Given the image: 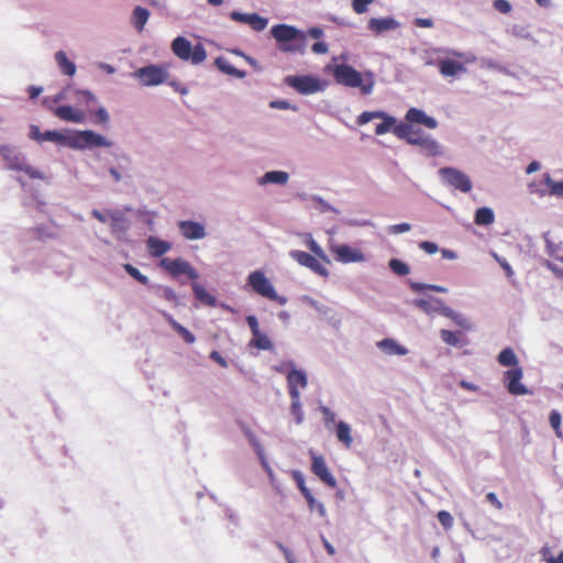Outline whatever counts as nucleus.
Instances as JSON below:
<instances>
[{"label":"nucleus","mask_w":563,"mask_h":563,"mask_svg":"<svg viewBox=\"0 0 563 563\" xmlns=\"http://www.w3.org/2000/svg\"><path fill=\"white\" fill-rule=\"evenodd\" d=\"M306 245L313 255L303 251L294 250L289 253L290 257L299 265L309 268L317 275L328 277L329 271L321 262L330 264V260L324 253L323 249L313 240L310 234H308Z\"/></svg>","instance_id":"nucleus-1"},{"label":"nucleus","mask_w":563,"mask_h":563,"mask_svg":"<svg viewBox=\"0 0 563 563\" xmlns=\"http://www.w3.org/2000/svg\"><path fill=\"white\" fill-rule=\"evenodd\" d=\"M271 33L277 41L280 51L286 53H305L306 34L295 26L277 24L272 27Z\"/></svg>","instance_id":"nucleus-2"},{"label":"nucleus","mask_w":563,"mask_h":563,"mask_svg":"<svg viewBox=\"0 0 563 563\" xmlns=\"http://www.w3.org/2000/svg\"><path fill=\"white\" fill-rule=\"evenodd\" d=\"M172 51L181 60L190 62L194 65L202 63L207 57L206 49L201 44L192 47L190 41L184 36H178L173 41Z\"/></svg>","instance_id":"nucleus-3"},{"label":"nucleus","mask_w":563,"mask_h":563,"mask_svg":"<svg viewBox=\"0 0 563 563\" xmlns=\"http://www.w3.org/2000/svg\"><path fill=\"white\" fill-rule=\"evenodd\" d=\"M0 154L12 170L25 173L31 179H43V174L36 168L25 164L23 156L15 152L10 145H0Z\"/></svg>","instance_id":"nucleus-4"},{"label":"nucleus","mask_w":563,"mask_h":563,"mask_svg":"<svg viewBox=\"0 0 563 563\" xmlns=\"http://www.w3.org/2000/svg\"><path fill=\"white\" fill-rule=\"evenodd\" d=\"M333 77L338 84L346 87L357 88L361 87L364 95H368L372 91V85H362V75L349 64L336 65L333 71Z\"/></svg>","instance_id":"nucleus-5"},{"label":"nucleus","mask_w":563,"mask_h":563,"mask_svg":"<svg viewBox=\"0 0 563 563\" xmlns=\"http://www.w3.org/2000/svg\"><path fill=\"white\" fill-rule=\"evenodd\" d=\"M247 284L253 288V290L273 301H276L280 305L286 303V298L277 295L274 286L267 279L261 271L252 272L247 277Z\"/></svg>","instance_id":"nucleus-6"},{"label":"nucleus","mask_w":563,"mask_h":563,"mask_svg":"<svg viewBox=\"0 0 563 563\" xmlns=\"http://www.w3.org/2000/svg\"><path fill=\"white\" fill-rule=\"evenodd\" d=\"M67 145L71 148L84 150L88 147H110L111 142L93 131L86 130L79 131L68 137Z\"/></svg>","instance_id":"nucleus-7"},{"label":"nucleus","mask_w":563,"mask_h":563,"mask_svg":"<svg viewBox=\"0 0 563 563\" xmlns=\"http://www.w3.org/2000/svg\"><path fill=\"white\" fill-rule=\"evenodd\" d=\"M133 76L142 86L150 87L164 84L168 79L169 73L166 66L148 65L136 69Z\"/></svg>","instance_id":"nucleus-8"},{"label":"nucleus","mask_w":563,"mask_h":563,"mask_svg":"<svg viewBox=\"0 0 563 563\" xmlns=\"http://www.w3.org/2000/svg\"><path fill=\"white\" fill-rule=\"evenodd\" d=\"M449 54L459 58V60L448 57L438 62V69L443 77H454L459 74L465 73V63H472L475 60V57H467L462 52L451 51Z\"/></svg>","instance_id":"nucleus-9"},{"label":"nucleus","mask_w":563,"mask_h":563,"mask_svg":"<svg viewBox=\"0 0 563 563\" xmlns=\"http://www.w3.org/2000/svg\"><path fill=\"white\" fill-rule=\"evenodd\" d=\"M439 174L446 185L465 194L472 190V181L463 172L452 167H443L439 170Z\"/></svg>","instance_id":"nucleus-10"},{"label":"nucleus","mask_w":563,"mask_h":563,"mask_svg":"<svg viewBox=\"0 0 563 563\" xmlns=\"http://www.w3.org/2000/svg\"><path fill=\"white\" fill-rule=\"evenodd\" d=\"M285 84L301 95H312L322 89L321 81L312 76H287Z\"/></svg>","instance_id":"nucleus-11"},{"label":"nucleus","mask_w":563,"mask_h":563,"mask_svg":"<svg viewBox=\"0 0 563 563\" xmlns=\"http://www.w3.org/2000/svg\"><path fill=\"white\" fill-rule=\"evenodd\" d=\"M374 119L383 120V122L377 124L375 128V133L377 135L386 134L389 131L393 132L396 119L384 111H365L357 117L356 122L358 125H364Z\"/></svg>","instance_id":"nucleus-12"},{"label":"nucleus","mask_w":563,"mask_h":563,"mask_svg":"<svg viewBox=\"0 0 563 563\" xmlns=\"http://www.w3.org/2000/svg\"><path fill=\"white\" fill-rule=\"evenodd\" d=\"M159 266L163 269H165L168 274H170L173 277H177L184 274L187 275L192 280L198 278L196 269L183 258L172 260L165 257L161 260Z\"/></svg>","instance_id":"nucleus-13"},{"label":"nucleus","mask_w":563,"mask_h":563,"mask_svg":"<svg viewBox=\"0 0 563 563\" xmlns=\"http://www.w3.org/2000/svg\"><path fill=\"white\" fill-rule=\"evenodd\" d=\"M311 455V472L319 477L325 485L331 488H335L338 483L335 477L330 472L325 460L322 455L316 454L313 451H310Z\"/></svg>","instance_id":"nucleus-14"},{"label":"nucleus","mask_w":563,"mask_h":563,"mask_svg":"<svg viewBox=\"0 0 563 563\" xmlns=\"http://www.w3.org/2000/svg\"><path fill=\"white\" fill-rule=\"evenodd\" d=\"M522 376L521 367H515L505 372L504 382L509 394L522 396L529 393L528 388L521 383Z\"/></svg>","instance_id":"nucleus-15"},{"label":"nucleus","mask_w":563,"mask_h":563,"mask_svg":"<svg viewBox=\"0 0 563 563\" xmlns=\"http://www.w3.org/2000/svg\"><path fill=\"white\" fill-rule=\"evenodd\" d=\"M329 250L334 254L335 260L341 263H356L364 261V255L360 250L352 249L347 244L330 243Z\"/></svg>","instance_id":"nucleus-16"},{"label":"nucleus","mask_w":563,"mask_h":563,"mask_svg":"<svg viewBox=\"0 0 563 563\" xmlns=\"http://www.w3.org/2000/svg\"><path fill=\"white\" fill-rule=\"evenodd\" d=\"M286 379L289 396H300V389L306 388L308 385L307 374L302 369H289Z\"/></svg>","instance_id":"nucleus-17"},{"label":"nucleus","mask_w":563,"mask_h":563,"mask_svg":"<svg viewBox=\"0 0 563 563\" xmlns=\"http://www.w3.org/2000/svg\"><path fill=\"white\" fill-rule=\"evenodd\" d=\"M416 132L413 139L409 140V144L419 146L429 156H437L440 153L438 142L421 130Z\"/></svg>","instance_id":"nucleus-18"},{"label":"nucleus","mask_w":563,"mask_h":563,"mask_svg":"<svg viewBox=\"0 0 563 563\" xmlns=\"http://www.w3.org/2000/svg\"><path fill=\"white\" fill-rule=\"evenodd\" d=\"M178 228L183 236L187 240H199L206 236L205 227L196 221L183 220L179 221Z\"/></svg>","instance_id":"nucleus-19"},{"label":"nucleus","mask_w":563,"mask_h":563,"mask_svg":"<svg viewBox=\"0 0 563 563\" xmlns=\"http://www.w3.org/2000/svg\"><path fill=\"white\" fill-rule=\"evenodd\" d=\"M53 113L58 119L73 122L84 123L86 121V113L82 110L73 108L71 106H59L53 110Z\"/></svg>","instance_id":"nucleus-20"},{"label":"nucleus","mask_w":563,"mask_h":563,"mask_svg":"<svg viewBox=\"0 0 563 563\" xmlns=\"http://www.w3.org/2000/svg\"><path fill=\"white\" fill-rule=\"evenodd\" d=\"M405 119L409 123L422 124L432 130L438 126V122L434 118L427 115L426 112L417 108H410L407 111Z\"/></svg>","instance_id":"nucleus-21"},{"label":"nucleus","mask_w":563,"mask_h":563,"mask_svg":"<svg viewBox=\"0 0 563 563\" xmlns=\"http://www.w3.org/2000/svg\"><path fill=\"white\" fill-rule=\"evenodd\" d=\"M398 26L399 23L394 18H371L367 23L368 30L376 35L382 34L383 32L396 30Z\"/></svg>","instance_id":"nucleus-22"},{"label":"nucleus","mask_w":563,"mask_h":563,"mask_svg":"<svg viewBox=\"0 0 563 563\" xmlns=\"http://www.w3.org/2000/svg\"><path fill=\"white\" fill-rule=\"evenodd\" d=\"M146 246L151 256L161 257L170 250L172 244L155 236H150L146 241Z\"/></svg>","instance_id":"nucleus-23"},{"label":"nucleus","mask_w":563,"mask_h":563,"mask_svg":"<svg viewBox=\"0 0 563 563\" xmlns=\"http://www.w3.org/2000/svg\"><path fill=\"white\" fill-rule=\"evenodd\" d=\"M412 303L427 313H432L440 310L441 306L443 305L442 300L432 297L415 299Z\"/></svg>","instance_id":"nucleus-24"},{"label":"nucleus","mask_w":563,"mask_h":563,"mask_svg":"<svg viewBox=\"0 0 563 563\" xmlns=\"http://www.w3.org/2000/svg\"><path fill=\"white\" fill-rule=\"evenodd\" d=\"M336 438L346 449L352 446L353 438L351 435V427L349 423L344 421H339L336 423Z\"/></svg>","instance_id":"nucleus-25"},{"label":"nucleus","mask_w":563,"mask_h":563,"mask_svg":"<svg viewBox=\"0 0 563 563\" xmlns=\"http://www.w3.org/2000/svg\"><path fill=\"white\" fill-rule=\"evenodd\" d=\"M164 317L170 327L184 339L186 343L192 344L195 342V335L180 323H178L170 314L164 313Z\"/></svg>","instance_id":"nucleus-26"},{"label":"nucleus","mask_w":563,"mask_h":563,"mask_svg":"<svg viewBox=\"0 0 563 563\" xmlns=\"http://www.w3.org/2000/svg\"><path fill=\"white\" fill-rule=\"evenodd\" d=\"M55 59L62 71L67 76H74L76 73V65L67 58L64 51H58L55 54Z\"/></svg>","instance_id":"nucleus-27"},{"label":"nucleus","mask_w":563,"mask_h":563,"mask_svg":"<svg viewBox=\"0 0 563 563\" xmlns=\"http://www.w3.org/2000/svg\"><path fill=\"white\" fill-rule=\"evenodd\" d=\"M417 130H415L411 124L408 122V123H398L394 125L393 128V133L398 137V139H401V140H405L408 144H409V140L413 139V136L417 134L416 132Z\"/></svg>","instance_id":"nucleus-28"},{"label":"nucleus","mask_w":563,"mask_h":563,"mask_svg":"<svg viewBox=\"0 0 563 563\" xmlns=\"http://www.w3.org/2000/svg\"><path fill=\"white\" fill-rule=\"evenodd\" d=\"M150 18V11L143 7H136L133 10L132 23L139 32L144 30V26Z\"/></svg>","instance_id":"nucleus-29"},{"label":"nucleus","mask_w":563,"mask_h":563,"mask_svg":"<svg viewBox=\"0 0 563 563\" xmlns=\"http://www.w3.org/2000/svg\"><path fill=\"white\" fill-rule=\"evenodd\" d=\"M378 347L382 349L387 354H397V355H405L407 354V349L398 344L393 339H384L380 342H378Z\"/></svg>","instance_id":"nucleus-30"},{"label":"nucleus","mask_w":563,"mask_h":563,"mask_svg":"<svg viewBox=\"0 0 563 563\" xmlns=\"http://www.w3.org/2000/svg\"><path fill=\"white\" fill-rule=\"evenodd\" d=\"M543 183L549 188L548 196L563 198V181H555L549 173L543 174Z\"/></svg>","instance_id":"nucleus-31"},{"label":"nucleus","mask_w":563,"mask_h":563,"mask_svg":"<svg viewBox=\"0 0 563 563\" xmlns=\"http://www.w3.org/2000/svg\"><path fill=\"white\" fill-rule=\"evenodd\" d=\"M495 214L490 208H478L474 216V222L478 225H489L494 223Z\"/></svg>","instance_id":"nucleus-32"},{"label":"nucleus","mask_w":563,"mask_h":563,"mask_svg":"<svg viewBox=\"0 0 563 563\" xmlns=\"http://www.w3.org/2000/svg\"><path fill=\"white\" fill-rule=\"evenodd\" d=\"M192 290H194V294L196 296V298L207 305V306H210V307H214L216 306V298L213 296H211L206 289L203 286H201L200 284L198 283H194L192 284Z\"/></svg>","instance_id":"nucleus-33"},{"label":"nucleus","mask_w":563,"mask_h":563,"mask_svg":"<svg viewBox=\"0 0 563 563\" xmlns=\"http://www.w3.org/2000/svg\"><path fill=\"white\" fill-rule=\"evenodd\" d=\"M288 178H289V175L286 172L274 170V172H267L263 176L261 183L262 184L273 183V184L285 185L288 181Z\"/></svg>","instance_id":"nucleus-34"},{"label":"nucleus","mask_w":563,"mask_h":563,"mask_svg":"<svg viewBox=\"0 0 563 563\" xmlns=\"http://www.w3.org/2000/svg\"><path fill=\"white\" fill-rule=\"evenodd\" d=\"M497 361L503 366L518 367V358L511 347L504 349L497 357Z\"/></svg>","instance_id":"nucleus-35"},{"label":"nucleus","mask_w":563,"mask_h":563,"mask_svg":"<svg viewBox=\"0 0 563 563\" xmlns=\"http://www.w3.org/2000/svg\"><path fill=\"white\" fill-rule=\"evenodd\" d=\"M251 346H254L258 350H271L273 347V344L269 340V338L266 334H263L261 331L257 335H253V339L250 342Z\"/></svg>","instance_id":"nucleus-36"},{"label":"nucleus","mask_w":563,"mask_h":563,"mask_svg":"<svg viewBox=\"0 0 563 563\" xmlns=\"http://www.w3.org/2000/svg\"><path fill=\"white\" fill-rule=\"evenodd\" d=\"M307 504H308V508L310 511H317L319 514L320 517L324 518L327 517V510H325V507L322 503L318 501L312 493H309L308 495L303 496Z\"/></svg>","instance_id":"nucleus-37"},{"label":"nucleus","mask_w":563,"mask_h":563,"mask_svg":"<svg viewBox=\"0 0 563 563\" xmlns=\"http://www.w3.org/2000/svg\"><path fill=\"white\" fill-rule=\"evenodd\" d=\"M291 399V413L295 416L296 423L300 424L303 421V412L301 409L300 396H290Z\"/></svg>","instance_id":"nucleus-38"},{"label":"nucleus","mask_w":563,"mask_h":563,"mask_svg":"<svg viewBox=\"0 0 563 563\" xmlns=\"http://www.w3.org/2000/svg\"><path fill=\"white\" fill-rule=\"evenodd\" d=\"M35 140L40 142L51 141L56 143H67L68 139L57 131H45L41 136H35Z\"/></svg>","instance_id":"nucleus-39"},{"label":"nucleus","mask_w":563,"mask_h":563,"mask_svg":"<svg viewBox=\"0 0 563 563\" xmlns=\"http://www.w3.org/2000/svg\"><path fill=\"white\" fill-rule=\"evenodd\" d=\"M440 335H441L442 341L444 343H446L448 345L457 346L461 343V341H460L461 333L460 332H453V331L443 329V330H441Z\"/></svg>","instance_id":"nucleus-40"},{"label":"nucleus","mask_w":563,"mask_h":563,"mask_svg":"<svg viewBox=\"0 0 563 563\" xmlns=\"http://www.w3.org/2000/svg\"><path fill=\"white\" fill-rule=\"evenodd\" d=\"M124 271L135 280H137L142 285L148 284V278L144 274H142L136 267H134L132 264H124L123 265Z\"/></svg>","instance_id":"nucleus-41"},{"label":"nucleus","mask_w":563,"mask_h":563,"mask_svg":"<svg viewBox=\"0 0 563 563\" xmlns=\"http://www.w3.org/2000/svg\"><path fill=\"white\" fill-rule=\"evenodd\" d=\"M389 267L395 274L399 276H406L409 274V266L406 263L401 262L400 260H390Z\"/></svg>","instance_id":"nucleus-42"},{"label":"nucleus","mask_w":563,"mask_h":563,"mask_svg":"<svg viewBox=\"0 0 563 563\" xmlns=\"http://www.w3.org/2000/svg\"><path fill=\"white\" fill-rule=\"evenodd\" d=\"M529 192L532 195H537L538 197L548 196L549 188L544 185L543 180L540 183L532 181L528 185Z\"/></svg>","instance_id":"nucleus-43"},{"label":"nucleus","mask_w":563,"mask_h":563,"mask_svg":"<svg viewBox=\"0 0 563 563\" xmlns=\"http://www.w3.org/2000/svg\"><path fill=\"white\" fill-rule=\"evenodd\" d=\"M249 25L255 31H263L267 25V20L260 16L257 13L250 14Z\"/></svg>","instance_id":"nucleus-44"},{"label":"nucleus","mask_w":563,"mask_h":563,"mask_svg":"<svg viewBox=\"0 0 563 563\" xmlns=\"http://www.w3.org/2000/svg\"><path fill=\"white\" fill-rule=\"evenodd\" d=\"M549 421H550V424H551L552 429L554 430L555 434L559 438H561L562 431H561V415H560V412L556 410H552L549 416Z\"/></svg>","instance_id":"nucleus-45"},{"label":"nucleus","mask_w":563,"mask_h":563,"mask_svg":"<svg viewBox=\"0 0 563 563\" xmlns=\"http://www.w3.org/2000/svg\"><path fill=\"white\" fill-rule=\"evenodd\" d=\"M410 287L416 292H421V291H423L426 289H431V290H434L437 292H444L445 291V288L442 287V286L428 285V284H421V283H411Z\"/></svg>","instance_id":"nucleus-46"},{"label":"nucleus","mask_w":563,"mask_h":563,"mask_svg":"<svg viewBox=\"0 0 563 563\" xmlns=\"http://www.w3.org/2000/svg\"><path fill=\"white\" fill-rule=\"evenodd\" d=\"M374 0H352V8L356 14H363L367 12L368 5L372 4Z\"/></svg>","instance_id":"nucleus-47"},{"label":"nucleus","mask_w":563,"mask_h":563,"mask_svg":"<svg viewBox=\"0 0 563 563\" xmlns=\"http://www.w3.org/2000/svg\"><path fill=\"white\" fill-rule=\"evenodd\" d=\"M439 522L445 528L451 529L453 526V517L446 510H441L437 515Z\"/></svg>","instance_id":"nucleus-48"},{"label":"nucleus","mask_w":563,"mask_h":563,"mask_svg":"<svg viewBox=\"0 0 563 563\" xmlns=\"http://www.w3.org/2000/svg\"><path fill=\"white\" fill-rule=\"evenodd\" d=\"M319 410L322 413L323 421L327 427H330L332 423H334L335 413L329 407L320 406Z\"/></svg>","instance_id":"nucleus-49"},{"label":"nucleus","mask_w":563,"mask_h":563,"mask_svg":"<svg viewBox=\"0 0 563 563\" xmlns=\"http://www.w3.org/2000/svg\"><path fill=\"white\" fill-rule=\"evenodd\" d=\"M493 257L496 260V262L501 266V268L505 271L507 277H512L514 275V271L511 268V266L509 265V263L504 258V257H500L498 254L496 253H493Z\"/></svg>","instance_id":"nucleus-50"},{"label":"nucleus","mask_w":563,"mask_h":563,"mask_svg":"<svg viewBox=\"0 0 563 563\" xmlns=\"http://www.w3.org/2000/svg\"><path fill=\"white\" fill-rule=\"evenodd\" d=\"M294 477L296 479L297 486H298L299 490L301 492L302 496H306L309 493H311V490L306 486L305 479L299 472H295Z\"/></svg>","instance_id":"nucleus-51"},{"label":"nucleus","mask_w":563,"mask_h":563,"mask_svg":"<svg viewBox=\"0 0 563 563\" xmlns=\"http://www.w3.org/2000/svg\"><path fill=\"white\" fill-rule=\"evenodd\" d=\"M493 5L497 11L505 14L511 11V4L507 0H495Z\"/></svg>","instance_id":"nucleus-52"},{"label":"nucleus","mask_w":563,"mask_h":563,"mask_svg":"<svg viewBox=\"0 0 563 563\" xmlns=\"http://www.w3.org/2000/svg\"><path fill=\"white\" fill-rule=\"evenodd\" d=\"M410 229H411V225L409 223L404 222V223L390 225L388 228V232L390 234H400V233L410 231Z\"/></svg>","instance_id":"nucleus-53"},{"label":"nucleus","mask_w":563,"mask_h":563,"mask_svg":"<svg viewBox=\"0 0 563 563\" xmlns=\"http://www.w3.org/2000/svg\"><path fill=\"white\" fill-rule=\"evenodd\" d=\"M419 247L428 254H435L439 251L438 245L434 242L423 241L419 244Z\"/></svg>","instance_id":"nucleus-54"},{"label":"nucleus","mask_w":563,"mask_h":563,"mask_svg":"<svg viewBox=\"0 0 563 563\" xmlns=\"http://www.w3.org/2000/svg\"><path fill=\"white\" fill-rule=\"evenodd\" d=\"M246 322L251 329L253 335H257L260 332L258 321L255 316L246 317Z\"/></svg>","instance_id":"nucleus-55"},{"label":"nucleus","mask_w":563,"mask_h":563,"mask_svg":"<svg viewBox=\"0 0 563 563\" xmlns=\"http://www.w3.org/2000/svg\"><path fill=\"white\" fill-rule=\"evenodd\" d=\"M162 297L167 301H176L177 295L170 287L162 288Z\"/></svg>","instance_id":"nucleus-56"},{"label":"nucleus","mask_w":563,"mask_h":563,"mask_svg":"<svg viewBox=\"0 0 563 563\" xmlns=\"http://www.w3.org/2000/svg\"><path fill=\"white\" fill-rule=\"evenodd\" d=\"M486 499L487 501H489L496 509L500 510L503 509V504L501 501L498 499L497 495L493 492L490 493H487L486 495Z\"/></svg>","instance_id":"nucleus-57"},{"label":"nucleus","mask_w":563,"mask_h":563,"mask_svg":"<svg viewBox=\"0 0 563 563\" xmlns=\"http://www.w3.org/2000/svg\"><path fill=\"white\" fill-rule=\"evenodd\" d=\"M311 51L314 53V54H327L328 53V45L324 43V42H316L312 46H311Z\"/></svg>","instance_id":"nucleus-58"},{"label":"nucleus","mask_w":563,"mask_h":563,"mask_svg":"<svg viewBox=\"0 0 563 563\" xmlns=\"http://www.w3.org/2000/svg\"><path fill=\"white\" fill-rule=\"evenodd\" d=\"M231 19L236 22L249 23L250 14L233 11L230 14Z\"/></svg>","instance_id":"nucleus-59"},{"label":"nucleus","mask_w":563,"mask_h":563,"mask_svg":"<svg viewBox=\"0 0 563 563\" xmlns=\"http://www.w3.org/2000/svg\"><path fill=\"white\" fill-rule=\"evenodd\" d=\"M210 358L217 362L221 367H228V362L225 361L224 357L221 356V354L218 351H212L210 353Z\"/></svg>","instance_id":"nucleus-60"},{"label":"nucleus","mask_w":563,"mask_h":563,"mask_svg":"<svg viewBox=\"0 0 563 563\" xmlns=\"http://www.w3.org/2000/svg\"><path fill=\"white\" fill-rule=\"evenodd\" d=\"M216 64L221 70L225 71L227 74L233 73V68L223 58H217Z\"/></svg>","instance_id":"nucleus-61"},{"label":"nucleus","mask_w":563,"mask_h":563,"mask_svg":"<svg viewBox=\"0 0 563 563\" xmlns=\"http://www.w3.org/2000/svg\"><path fill=\"white\" fill-rule=\"evenodd\" d=\"M96 117H97L98 121L101 123H108V121H109V114L104 108H99L96 111Z\"/></svg>","instance_id":"nucleus-62"},{"label":"nucleus","mask_w":563,"mask_h":563,"mask_svg":"<svg viewBox=\"0 0 563 563\" xmlns=\"http://www.w3.org/2000/svg\"><path fill=\"white\" fill-rule=\"evenodd\" d=\"M415 25L419 26V27H432L433 21L431 19L419 18V19H416Z\"/></svg>","instance_id":"nucleus-63"},{"label":"nucleus","mask_w":563,"mask_h":563,"mask_svg":"<svg viewBox=\"0 0 563 563\" xmlns=\"http://www.w3.org/2000/svg\"><path fill=\"white\" fill-rule=\"evenodd\" d=\"M547 563H563V551L558 556H549Z\"/></svg>","instance_id":"nucleus-64"}]
</instances>
